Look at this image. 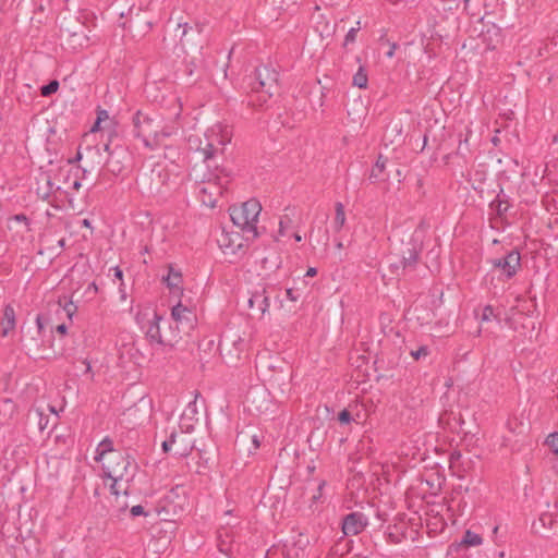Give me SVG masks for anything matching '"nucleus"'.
Here are the masks:
<instances>
[{"label": "nucleus", "instance_id": "21", "mask_svg": "<svg viewBox=\"0 0 558 558\" xmlns=\"http://www.w3.org/2000/svg\"><path fill=\"white\" fill-rule=\"evenodd\" d=\"M461 544L475 547V546H480L483 544V538L480 534H477L471 530H466L463 534Z\"/></svg>", "mask_w": 558, "mask_h": 558}, {"label": "nucleus", "instance_id": "7", "mask_svg": "<svg viewBox=\"0 0 558 558\" xmlns=\"http://www.w3.org/2000/svg\"><path fill=\"white\" fill-rule=\"evenodd\" d=\"M227 182V178L210 174L208 178H204L202 182L197 183L195 191L202 204L210 208L215 207Z\"/></svg>", "mask_w": 558, "mask_h": 558}, {"label": "nucleus", "instance_id": "46", "mask_svg": "<svg viewBox=\"0 0 558 558\" xmlns=\"http://www.w3.org/2000/svg\"><path fill=\"white\" fill-rule=\"evenodd\" d=\"M100 123H101V122H99V121H97V120H96V121H95V123H94V125L92 126L90 131H92V132H97V131L99 130V128H100Z\"/></svg>", "mask_w": 558, "mask_h": 558}, {"label": "nucleus", "instance_id": "9", "mask_svg": "<svg viewBox=\"0 0 558 558\" xmlns=\"http://www.w3.org/2000/svg\"><path fill=\"white\" fill-rule=\"evenodd\" d=\"M95 460L97 462L110 463L111 465H122L132 462L128 457L113 449V441L109 437H105L96 448Z\"/></svg>", "mask_w": 558, "mask_h": 558}, {"label": "nucleus", "instance_id": "20", "mask_svg": "<svg viewBox=\"0 0 558 558\" xmlns=\"http://www.w3.org/2000/svg\"><path fill=\"white\" fill-rule=\"evenodd\" d=\"M345 211L342 203L338 202L335 205V219H333V229L336 231H340L345 225Z\"/></svg>", "mask_w": 558, "mask_h": 558}, {"label": "nucleus", "instance_id": "25", "mask_svg": "<svg viewBox=\"0 0 558 558\" xmlns=\"http://www.w3.org/2000/svg\"><path fill=\"white\" fill-rule=\"evenodd\" d=\"M417 257H418L417 252L415 250H410L409 256L402 257V259L400 260V264L403 265V268L411 267V266L415 265Z\"/></svg>", "mask_w": 558, "mask_h": 558}, {"label": "nucleus", "instance_id": "36", "mask_svg": "<svg viewBox=\"0 0 558 558\" xmlns=\"http://www.w3.org/2000/svg\"><path fill=\"white\" fill-rule=\"evenodd\" d=\"M109 118L108 112L106 110H99L97 112V121L102 122L104 120H107Z\"/></svg>", "mask_w": 558, "mask_h": 558}, {"label": "nucleus", "instance_id": "2", "mask_svg": "<svg viewBox=\"0 0 558 558\" xmlns=\"http://www.w3.org/2000/svg\"><path fill=\"white\" fill-rule=\"evenodd\" d=\"M135 319L155 352H169L182 339L173 323L155 311L138 312Z\"/></svg>", "mask_w": 558, "mask_h": 558}, {"label": "nucleus", "instance_id": "10", "mask_svg": "<svg viewBox=\"0 0 558 558\" xmlns=\"http://www.w3.org/2000/svg\"><path fill=\"white\" fill-rule=\"evenodd\" d=\"M369 524V518L362 511H353L345 514L341 521V530L344 536H356Z\"/></svg>", "mask_w": 558, "mask_h": 558}, {"label": "nucleus", "instance_id": "31", "mask_svg": "<svg viewBox=\"0 0 558 558\" xmlns=\"http://www.w3.org/2000/svg\"><path fill=\"white\" fill-rule=\"evenodd\" d=\"M338 420L341 424H349L352 421V416L348 410H342L338 415Z\"/></svg>", "mask_w": 558, "mask_h": 558}, {"label": "nucleus", "instance_id": "50", "mask_svg": "<svg viewBox=\"0 0 558 558\" xmlns=\"http://www.w3.org/2000/svg\"><path fill=\"white\" fill-rule=\"evenodd\" d=\"M179 26H182V24H179ZM187 23L183 24V32H182V35H185L186 34V31H187Z\"/></svg>", "mask_w": 558, "mask_h": 558}, {"label": "nucleus", "instance_id": "34", "mask_svg": "<svg viewBox=\"0 0 558 558\" xmlns=\"http://www.w3.org/2000/svg\"><path fill=\"white\" fill-rule=\"evenodd\" d=\"M112 270H113L114 279H118V280L122 281V279H123V271H122V269L120 267L116 266V267L112 268Z\"/></svg>", "mask_w": 558, "mask_h": 558}, {"label": "nucleus", "instance_id": "45", "mask_svg": "<svg viewBox=\"0 0 558 558\" xmlns=\"http://www.w3.org/2000/svg\"><path fill=\"white\" fill-rule=\"evenodd\" d=\"M284 228H286V227H284V222H283V220H280V222H279V233H280V235H282V236H283V235H286Z\"/></svg>", "mask_w": 558, "mask_h": 558}, {"label": "nucleus", "instance_id": "13", "mask_svg": "<svg viewBox=\"0 0 558 558\" xmlns=\"http://www.w3.org/2000/svg\"><path fill=\"white\" fill-rule=\"evenodd\" d=\"M197 398L198 393H195L194 399L186 404L181 415L182 427L185 432H190L193 428L194 423L197 421Z\"/></svg>", "mask_w": 558, "mask_h": 558}, {"label": "nucleus", "instance_id": "41", "mask_svg": "<svg viewBox=\"0 0 558 558\" xmlns=\"http://www.w3.org/2000/svg\"><path fill=\"white\" fill-rule=\"evenodd\" d=\"M286 294H287V298L290 301H296V296L293 294V290L292 289H287Z\"/></svg>", "mask_w": 558, "mask_h": 558}, {"label": "nucleus", "instance_id": "61", "mask_svg": "<svg viewBox=\"0 0 558 558\" xmlns=\"http://www.w3.org/2000/svg\"><path fill=\"white\" fill-rule=\"evenodd\" d=\"M92 289H97L96 283H93Z\"/></svg>", "mask_w": 558, "mask_h": 558}, {"label": "nucleus", "instance_id": "35", "mask_svg": "<svg viewBox=\"0 0 558 558\" xmlns=\"http://www.w3.org/2000/svg\"><path fill=\"white\" fill-rule=\"evenodd\" d=\"M398 48V45L396 43L390 44L389 50L386 52L387 58H392L395 56L396 49Z\"/></svg>", "mask_w": 558, "mask_h": 558}, {"label": "nucleus", "instance_id": "28", "mask_svg": "<svg viewBox=\"0 0 558 558\" xmlns=\"http://www.w3.org/2000/svg\"><path fill=\"white\" fill-rule=\"evenodd\" d=\"M429 354V349L427 345H421L417 350L411 351V355L414 360H420L422 357H426Z\"/></svg>", "mask_w": 558, "mask_h": 558}, {"label": "nucleus", "instance_id": "38", "mask_svg": "<svg viewBox=\"0 0 558 558\" xmlns=\"http://www.w3.org/2000/svg\"><path fill=\"white\" fill-rule=\"evenodd\" d=\"M36 326H37V332L40 333L45 327L44 325V322H43V317L40 315H37L36 317Z\"/></svg>", "mask_w": 558, "mask_h": 558}, {"label": "nucleus", "instance_id": "5", "mask_svg": "<svg viewBox=\"0 0 558 558\" xmlns=\"http://www.w3.org/2000/svg\"><path fill=\"white\" fill-rule=\"evenodd\" d=\"M136 465L133 462H126L122 465L104 463V476L112 481L110 484L111 494L116 496L128 494L129 482L132 481Z\"/></svg>", "mask_w": 558, "mask_h": 558}, {"label": "nucleus", "instance_id": "56", "mask_svg": "<svg viewBox=\"0 0 558 558\" xmlns=\"http://www.w3.org/2000/svg\"><path fill=\"white\" fill-rule=\"evenodd\" d=\"M493 532L496 534L498 532V526H495Z\"/></svg>", "mask_w": 558, "mask_h": 558}, {"label": "nucleus", "instance_id": "19", "mask_svg": "<svg viewBox=\"0 0 558 558\" xmlns=\"http://www.w3.org/2000/svg\"><path fill=\"white\" fill-rule=\"evenodd\" d=\"M545 446L548 447L553 453L550 459L551 468L558 473V432L550 433L544 441Z\"/></svg>", "mask_w": 558, "mask_h": 558}, {"label": "nucleus", "instance_id": "27", "mask_svg": "<svg viewBox=\"0 0 558 558\" xmlns=\"http://www.w3.org/2000/svg\"><path fill=\"white\" fill-rule=\"evenodd\" d=\"M496 318L494 308L490 305H486L483 308V313L481 316V322H490Z\"/></svg>", "mask_w": 558, "mask_h": 558}, {"label": "nucleus", "instance_id": "4", "mask_svg": "<svg viewBox=\"0 0 558 558\" xmlns=\"http://www.w3.org/2000/svg\"><path fill=\"white\" fill-rule=\"evenodd\" d=\"M262 211L260 203L255 199H248L240 206L230 209L232 222L239 227L247 236L256 239L258 236L257 222Z\"/></svg>", "mask_w": 558, "mask_h": 558}, {"label": "nucleus", "instance_id": "43", "mask_svg": "<svg viewBox=\"0 0 558 558\" xmlns=\"http://www.w3.org/2000/svg\"><path fill=\"white\" fill-rule=\"evenodd\" d=\"M268 306H269L268 298H264V300H263V307L260 308L262 313H265L267 311Z\"/></svg>", "mask_w": 558, "mask_h": 558}, {"label": "nucleus", "instance_id": "16", "mask_svg": "<svg viewBox=\"0 0 558 558\" xmlns=\"http://www.w3.org/2000/svg\"><path fill=\"white\" fill-rule=\"evenodd\" d=\"M0 325H1V335L3 337H8L15 329L16 317H15V311L12 305H10V304L5 305Z\"/></svg>", "mask_w": 558, "mask_h": 558}, {"label": "nucleus", "instance_id": "8", "mask_svg": "<svg viewBox=\"0 0 558 558\" xmlns=\"http://www.w3.org/2000/svg\"><path fill=\"white\" fill-rule=\"evenodd\" d=\"M255 81L253 90L260 94V100L266 102L277 90L278 73L268 65H262L255 70Z\"/></svg>", "mask_w": 558, "mask_h": 558}, {"label": "nucleus", "instance_id": "23", "mask_svg": "<svg viewBox=\"0 0 558 558\" xmlns=\"http://www.w3.org/2000/svg\"><path fill=\"white\" fill-rule=\"evenodd\" d=\"M367 74L364 69L361 66L357 72L353 75V85L359 88H366L367 86Z\"/></svg>", "mask_w": 558, "mask_h": 558}, {"label": "nucleus", "instance_id": "3", "mask_svg": "<svg viewBox=\"0 0 558 558\" xmlns=\"http://www.w3.org/2000/svg\"><path fill=\"white\" fill-rule=\"evenodd\" d=\"M204 135V146L199 137L191 136L189 138V147L201 154L203 161L207 162L218 153H222L225 146L231 142L232 131L226 123L217 122L208 128Z\"/></svg>", "mask_w": 558, "mask_h": 558}, {"label": "nucleus", "instance_id": "37", "mask_svg": "<svg viewBox=\"0 0 558 558\" xmlns=\"http://www.w3.org/2000/svg\"><path fill=\"white\" fill-rule=\"evenodd\" d=\"M83 364L85 365V373L88 374L90 376V378L93 379L94 378V373L92 371V365H90L89 361L84 360Z\"/></svg>", "mask_w": 558, "mask_h": 558}, {"label": "nucleus", "instance_id": "26", "mask_svg": "<svg viewBox=\"0 0 558 558\" xmlns=\"http://www.w3.org/2000/svg\"><path fill=\"white\" fill-rule=\"evenodd\" d=\"M177 435H178L177 432L172 430L170 433L169 437L162 441L161 447H162L163 452H169L171 450L173 444L175 442Z\"/></svg>", "mask_w": 558, "mask_h": 558}, {"label": "nucleus", "instance_id": "58", "mask_svg": "<svg viewBox=\"0 0 558 558\" xmlns=\"http://www.w3.org/2000/svg\"><path fill=\"white\" fill-rule=\"evenodd\" d=\"M225 341H226L225 339H222V340L220 341V345H221V347L225 344Z\"/></svg>", "mask_w": 558, "mask_h": 558}, {"label": "nucleus", "instance_id": "40", "mask_svg": "<svg viewBox=\"0 0 558 558\" xmlns=\"http://www.w3.org/2000/svg\"><path fill=\"white\" fill-rule=\"evenodd\" d=\"M57 332L64 335L66 333L68 327L64 324L58 325L56 328Z\"/></svg>", "mask_w": 558, "mask_h": 558}, {"label": "nucleus", "instance_id": "24", "mask_svg": "<svg viewBox=\"0 0 558 558\" xmlns=\"http://www.w3.org/2000/svg\"><path fill=\"white\" fill-rule=\"evenodd\" d=\"M361 29V21H356L355 26L351 27L345 37H344V46H348L350 44H353L356 39V34Z\"/></svg>", "mask_w": 558, "mask_h": 558}, {"label": "nucleus", "instance_id": "54", "mask_svg": "<svg viewBox=\"0 0 558 558\" xmlns=\"http://www.w3.org/2000/svg\"><path fill=\"white\" fill-rule=\"evenodd\" d=\"M242 343H243V341L241 338H239L236 341H234V344H242Z\"/></svg>", "mask_w": 558, "mask_h": 558}, {"label": "nucleus", "instance_id": "48", "mask_svg": "<svg viewBox=\"0 0 558 558\" xmlns=\"http://www.w3.org/2000/svg\"><path fill=\"white\" fill-rule=\"evenodd\" d=\"M335 245H336V248H337V250H342V248H343V242H342V241H340V240L336 241V244H335Z\"/></svg>", "mask_w": 558, "mask_h": 558}, {"label": "nucleus", "instance_id": "44", "mask_svg": "<svg viewBox=\"0 0 558 558\" xmlns=\"http://www.w3.org/2000/svg\"><path fill=\"white\" fill-rule=\"evenodd\" d=\"M65 311L68 313V315L71 317L73 312H74V306L72 303H69L66 306H65Z\"/></svg>", "mask_w": 558, "mask_h": 558}, {"label": "nucleus", "instance_id": "49", "mask_svg": "<svg viewBox=\"0 0 558 558\" xmlns=\"http://www.w3.org/2000/svg\"><path fill=\"white\" fill-rule=\"evenodd\" d=\"M80 187H81V182H80V181H77V180H76V181H74V183H73V189L78 190Z\"/></svg>", "mask_w": 558, "mask_h": 558}, {"label": "nucleus", "instance_id": "29", "mask_svg": "<svg viewBox=\"0 0 558 558\" xmlns=\"http://www.w3.org/2000/svg\"><path fill=\"white\" fill-rule=\"evenodd\" d=\"M58 88H59V83L57 81H52L49 84L43 86L41 94L44 96H49L52 93H56L58 90Z\"/></svg>", "mask_w": 558, "mask_h": 558}, {"label": "nucleus", "instance_id": "30", "mask_svg": "<svg viewBox=\"0 0 558 558\" xmlns=\"http://www.w3.org/2000/svg\"><path fill=\"white\" fill-rule=\"evenodd\" d=\"M12 220L16 221L19 223H23L25 226V231H29L31 230V227H29L31 222H29L28 218L25 215H23V214L14 215L12 217Z\"/></svg>", "mask_w": 558, "mask_h": 558}, {"label": "nucleus", "instance_id": "53", "mask_svg": "<svg viewBox=\"0 0 558 558\" xmlns=\"http://www.w3.org/2000/svg\"><path fill=\"white\" fill-rule=\"evenodd\" d=\"M253 303H254V298H251V299L248 300V304H250V306H251V307H253Z\"/></svg>", "mask_w": 558, "mask_h": 558}, {"label": "nucleus", "instance_id": "33", "mask_svg": "<svg viewBox=\"0 0 558 558\" xmlns=\"http://www.w3.org/2000/svg\"><path fill=\"white\" fill-rule=\"evenodd\" d=\"M130 513L133 517H138V515H142V514H146V512L144 511L143 506H141V505L133 506L131 508V510H130Z\"/></svg>", "mask_w": 558, "mask_h": 558}, {"label": "nucleus", "instance_id": "11", "mask_svg": "<svg viewBox=\"0 0 558 558\" xmlns=\"http://www.w3.org/2000/svg\"><path fill=\"white\" fill-rule=\"evenodd\" d=\"M492 265L494 269L500 272V275L505 276L507 279H510L520 268L521 256L519 252L511 251L502 257L493 259Z\"/></svg>", "mask_w": 558, "mask_h": 558}, {"label": "nucleus", "instance_id": "52", "mask_svg": "<svg viewBox=\"0 0 558 558\" xmlns=\"http://www.w3.org/2000/svg\"><path fill=\"white\" fill-rule=\"evenodd\" d=\"M58 245H59L60 247H63V246L65 245V240H64V239L59 240V241H58Z\"/></svg>", "mask_w": 558, "mask_h": 558}, {"label": "nucleus", "instance_id": "1", "mask_svg": "<svg viewBox=\"0 0 558 558\" xmlns=\"http://www.w3.org/2000/svg\"><path fill=\"white\" fill-rule=\"evenodd\" d=\"M180 116L181 105H177L169 116L138 110L132 118L134 134L142 140L145 147L157 149L167 138L178 133L181 128Z\"/></svg>", "mask_w": 558, "mask_h": 558}, {"label": "nucleus", "instance_id": "60", "mask_svg": "<svg viewBox=\"0 0 558 558\" xmlns=\"http://www.w3.org/2000/svg\"><path fill=\"white\" fill-rule=\"evenodd\" d=\"M92 289H97L96 283H93Z\"/></svg>", "mask_w": 558, "mask_h": 558}, {"label": "nucleus", "instance_id": "32", "mask_svg": "<svg viewBox=\"0 0 558 558\" xmlns=\"http://www.w3.org/2000/svg\"><path fill=\"white\" fill-rule=\"evenodd\" d=\"M308 544V537L304 534H299L298 539L295 541V545H299L300 548L304 549Z\"/></svg>", "mask_w": 558, "mask_h": 558}, {"label": "nucleus", "instance_id": "51", "mask_svg": "<svg viewBox=\"0 0 558 558\" xmlns=\"http://www.w3.org/2000/svg\"><path fill=\"white\" fill-rule=\"evenodd\" d=\"M293 236H294V240L296 242H301L302 241V236L299 233H295Z\"/></svg>", "mask_w": 558, "mask_h": 558}, {"label": "nucleus", "instance_id": "12", "mask_svg": "<svg viewBox=\"0 0 558 558\" xmlns=\"http://www.w3.org/2000/svg\"><path fill=\"white\" fill-rule=\"evenodd\" d=\"M217 242L225 254H235L242 246L238 233H230L225 230H222L220 235L217 238Z\"/></svg>", "mask_w": 558, "mask_h": 558}, {"label": "nucleus", "instance_id": "15", "mask_svg": "<svg viewBox=\"0 0 558 558\" xmlns=\"http://www.w3.org/2000/svg\"><path fill=\"white\" fill-rule=\"evenodd\" d=\"M104 149L109 153V158L107 160L108 170L114 175L120 174L124 168L122 157L125 155V151L118 148L110 150L109 144H106Z\"/></svg>", "mask_w": 558, "mask_h": 558}, {"label": "nucleus", "instance_id": "59", "mask_svg": "<svg viewBox=\"0 0 558 558\" xmlns=\"http://www.w3.org/2000/svg\"><path fill=\"white\" fill-rule=\"evenodd\" d=\"M92 289H97L96 283H93Z\"/></svg>", "mask_w": 558, "mask_h": 558}, {"label": "nucleus", "instance_id": "42", "mask_svg": "<svg viewBox=\"0 0 558 558\" xmlns=\"http://www.w3.org/2000/svg\"><path fill=\"white\" fill-rule=\"evenodd\" d=\"M317 275V269L315 267H310L306 271L307 277H314Z\"/></svg>", "mask_w": 558, "mask_h": 558}, {"label": "nucleus", "instance_id": "22", "mask_svg": "<svg viewBox=\"0 0 558 558\" xmlns=\"http://www.w3.org/2000/svg\"><path fill=\"white\" fill-rule=\"evenodd\" d=\"M385 168H386V159L380 155L371 171L369 179L373 181L378 180L381 172L385 170Z\"/></svg>", "mask_w": 558, "mask_h": 558}, {"label": "nucleus", "instance_id": "47", "mask_svg": "<svg viewBox=\"0 0 558 558\" xmlns=\"http://www.w3.org/2000/svg\"><path fill=\"white\" fill-rule=\"evenodd\" d=\"M82 225H83L84 227H86V228H89V229H92V228H93V227H92V222H90V220H88V219H84V220L82 221Z\"/></svg>", "mask_w": 558, "mask_h": 558}, {"label": "nucleus", "instance_id": "17", "mask_svg": "<svg viewBox=\"0 0 558 558\" xmlns=\"http://www.w3.org/2000/svg\"><path fill=\"white\" fill-rule=\"evenodd\" d=\"M533 529L536 533H543L547 530H558V521L553 512L541 513L537 521L533 523Z\"/></svg>", "mask_w": 558, "mask_h": 558}, {"label": "nucleus", "instance_id": "14", "mask_svg": "<svg viewBox=\"0 0 558 558\" xmlns=\"http://www.w3.org/2000/svg\"><path fill=\"white\" fill-rule=\"evenodd\" d=\"M163 282L170 290L172 294L179 295L182 294L183 288H182V272L180 269H177L172 265L168 267V274L163 277Z\"/></svg>", "mask_w": 558, "mask_h": 558}, {"label": "nucleus", "instance_id": "57", "mask_svg": "<svg viewBox=\"0 0 558 558\" xmlns=\"http://www.w3.org/2000/svg\"><path fill=\"white\" fill-rule=\"evenodd\" d=\"M81 158H82V156H81V154L78 153V154H77V156H76V159L78 160V159H81Z\"/></svg>", "mask_w": 558, "mask_h": 558}, {"label": "nucleus", "instance_id": "39", "mask_svg": "<svg viewBox=\"0 0 558 558\" xmlns=\"http://www.w3.org/2000/svg\"><path fill=\"white\" fill-rule=\"evenodd\" d=\"M252 442L254 446V449H258L260 446L259 437L257 435L252 436Z\"/></svg>", "mask_w": 558, "mask_h": 558}, {"label": "nucleus", "instance_id": "6", "mask_svg": "<svg viewBox=\"0 0 558 558\" xmlns=\"http://www.w3.org/2000/svg\"><path fill=\"white\" fill-rule=\"evenodd\" d=\"M173 323V327L181 337L189 335L197 326V315L194 306L179 301L171 308V317L169 318Z\"/></svg>", "mask_w": 558, "mask_h": 558}, {"label": "nucleus", "instance_id": "55", "mask_svg": "<svg viewBox=\"0 0 558 558\" xmlns=\"http://www.w3.org/2000/svg\"><path fill=\"white\" fill-rule=\"evenodd\" d=\"M555 508H556V515L558 517V501H557V504L555 505Z\"/></svg>", "mask_w": 558, "mask_h": 558}, {"label": "nucleus", "instance_id": "18", "mask_svg": "<svg viewBox=\"0 0 558 558\" xmlns=\"http://www.w3.org/2000/svg\"><path fill=\"white\" fill-rule=\"evenodd\" d=\"M59 190H60V186L56 185L54 182L51 180V178L48 174L41 175L40 183L37 186V195L40 198L49 199Z\"/></svg>", "mask_w": 558, "mask_h": 558}]
</instances>
